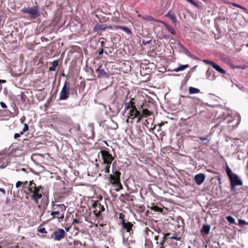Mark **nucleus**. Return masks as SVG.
<instances>
[{
  "mask_svg": "<svg viewBox=\"0 0 248 248\" xmlns=\"http://www.w3.org/2000/svg\"><path fill=\"white\" fill-rule=\"evenodd\" d=\"M99 162L104 168L100 167L99 163L95 164L96 168L101 172H104L106 173L109 172V169L112 162L114 157L107 150H101L98 154Z\"/></svg>",
  "mask_w": 248,
  "mask_h": 248,
  "instance_id": "1",
  "label": "nucleus"
},
{
  "mask_svg": "<svg viewBox=\"0 0 248 248\" xmlns=\"http://www.w3.org/2000/svg\"><path fill=\"white\" fill-rule=\"evenodd\" d=\"M125 109H130L128 113L127 119L126 122L131 123H133L135 118H139L140 116V106L137 103V98L136 96L130 99L129 102H126L124 104Z\"/></svg>",
  "mask_w": 248,
  "mask_h": 248,
  "instance_id": "2",
  "label": "nucleus"
},
{
  "mask_svg": "<svg viewBox=\"0 0 248 248\" xmlns=\"http://www.w3.org/2000/svg\"><path fill=\"white\" fill-rule=\"evenodd\" d=\"M67 207L64 204H57L54 202H51V210L48 211L51 217L49 220L58 219L59 222L63 221Z\"/></svg>",
  "mask_w": 248,
  "mask_h": 248,
  "instance_id": "3",
  "label": "nucleus"
},
{
  "mask_svg": "<svg viewBox=\"0 0 248 248\" xmlns=\"http://www.w3.org/2000/svg\"><path fill=\"white\" fill-rule=\"evenodd\" d=\"M44 187L41 185L36 186L33 181H31L28 187V192L27 195L31 197V199L36 203H39V200L42 197Z\"/></svg>",
  "mask_w": 248,
  "mask_h": 248,
  "instance_id": "4",
  "label": "nucleus"
},
{
  "mask_svg": "<svg viewBox=\"0 0 248 248\" xmlns=\"http://www.w3.org/2000/svg\"><path fill=\"white\" fill-rule=\"evenodd\" d=\"M21 12L32 19H35L41 16L40 7L36 4L32 7H24Z\"/></svg>",
  "mask_w": 248,
  "mask_h": 248,
  "instance_id": "5",
  "label": "nucleus"
},
{
  "mask_svg": "<svg viewBox=\"0 0 248 248\" xmlns=\"http://www.w3.org/2000/svg\"><path fill=\"white\" fill-rule=\"evenodd\" d=\"M139 106L140 108V116L137 120V123H139L143 117H146L151 115V112L147 108H143V103H142V104L139 105Z\"/></svg>",
  "mask_w": 248,
  "mask_h": 248,
  "instance_id": "6",
  "label": "nucleus"
},
{
  "mask_svg": "<svg viewBox=\"0 0 248 248\" xmlns=\"http://www.w3.org/2000/svg\"><path fill=\"white\" fill-rule=\"evenodd\" d=\"M65 236V232L62 229H58L56 230L52 235V238L54 240L60 241L63 239Z\"/></svg>",
  "mask_w": 248,
  "mask_h": 248,
  "instance_id": "7",
  "label": "nucleus"
},
{
  "mask_svg": "<svg viewBox=\"0 0 248 248\" xmlns=\"http://www.w3.org/2000/svg\"><path fill=\"white\" fill-rule=\"evenodd\" d=\"M121 172L119 171L116 170L114 172V175L110 174V178L111 179V183L112 184L118 185L120 184V176Z\"/></svg>",
  "mask_w": 248,
  "mask_h": 248,
  "instance_id": "8",
  "label": "nucleus"
},
{
  "mask_svg": "<svg viewBox=\"0 0 248 248\" xmlns=\"http://www.w3.org/2000/svg\"><path fill=\"white\" fill-rule=\"evenodd\" d=\"M121 224L123 229L125 230L127 232L131 233V232H133L132 227L133 224L131 222L126 221V220H123L121 221Z\"/></svg>",
  "mask_w": 248,
  "mask_h": 248,
  "instance_id": "9",
  "label": "nucleus"
},
{
  "mask_svg": "<svg viewBox=\"0 0 248 248\" xmlns=\"http://www.w3.org/2000/svg\"><path fill=\"white\" fill-rule=\"evenodd\" d=\"M205 179V175L201 173L195 175L194 181L198 185H201L204 181Z\"/></svg>",
  "mask_w": 248,
  "mask_h": 248,
  "instance_id": "10",
  "label": "nucleus"
},
{
  "mask_svg": "<svg viewBox=\"0 0 248 248\" xmlns=\"http://www.w3.org/2000/svg\"><path fill=\"white\" fill-rule=\"evenodd\" d=\"M229 179L231 184L236 186H242L243 185L242 181L239 179L236 174H233V175H232L231 178H229Z\"/></svg>",
  "mask_w": 248,
  "mask_h": 248,
  "instance_id": "11",
  "label": "nucleus"
},
{
  "mask_svg": "<svg viewBox=\"0 0 248 248\" xmlns=\"http://www.w3.org/2000/svg\"><path fill=\"white\" fill-rule=\"evenodd\" d=\"M96 207L97 209L96 211H94V213L95 214L96 217H98L100 215L101 212H102L105 210V208L104 206L101 205L100 203H95L93 205V207Z\"/></svg>",
  "mask_w": 248,
  "mask_h": 248,
  "instance_id": "12",
  "label": "nucleus"
},
{
  "mask_svg": "<svg viewBox=\"0 0 248 248\" xmlns=\"http://www.w3.org/2000/svg\"><path fill=\"white\" fill-rule=\"evenodd\" d=\"M107 26L106 25L103 24L100 25L99 24H97L93 28V31L98 32L99 31H105L107 29Z\"/></svg>",
  "mask_w": 248,
  "mask_h": 248,
  "instance_id": "13",
  "label": "nucleus"
},
{
  "mask_svg": "<svg viewBox=\"0 0 248 248\" xmlns=\"http://www.w3.org/2000/svg\"><path fill=\"white\" fill-rule=\"evenodd\" d=\"M102 65L99 66V67L96 70L97 73H98V77H109L108 73L106 72L104 69L102 68Z\"/></svg>",
  "mask_w": 248,
  "mask_h": 248,
  "instance_id": "14",
  "label": "nucleus"
},
{
  "mask_svg": "<svg viewBox=\"0 0 248 248\" xmlns=\"http://www.w3.org/2000/svg\"><path fill=\"white\" fill-rule=\"evenodd\" d=\"M6 81L5 80L0 79V92L2 93H7L8 91L5 87Z\"/></svg>",
  "mask_w": 248,
  "mask_h": 248,
  "instance_id": "15",
  "label": "nucleus"
},
{
  "mask_svg": "<svg viewBox=\"0 0 248 248\" xmlns=\"http://www.w3.org/2000/svg\"><path fill=\"white\" fill-rule=\"evenodd\" d=\"M187 113L191 116L196 115L197 113V110L196 107L194 105H191L187 109Z\"/></svg>",
  "mask_w": 248,
  "mask_h": 248,
  "instance_id": "16",
  "label": "nucleus"
},
{
  "mask_svg": "<svg viewBox=\"0 0 248 248\" xmlns=\"http://www.w3.org/2000/svg\"><path fill=\"white\" fill-rule=\"evenodd\" d=\"M166 16L170 18L172 21V22L174 24H176L177 22V18H176V17L175 15V14L173 13H172L171 11H169L166 15Z\"/></svg>",
  "mask_w": 248,
  "mask_h": 248,
  "instance_id": "17",
  "label": "nucleus"
},
{
  "mask_svg": "<svg viewBox=\"0 0 248 248\" xmlns=\"http://www.w3.org/2000/svg\"><path fill=\"white\" fill-rule=\"evenodd\" d=\"M114 28L116 30L121 29L124 32H126L127 34H131L132 31L130 29L125 26H114Z\"/></svg>",
  "mask_w": 248,
  "mask_h": 248,
  "instance_id": "18",
  "label": "nucleus"
},
{
  "mask_svg": "<svg viewBox=\"0 0 248 248\" xmlns=\"http://www.w3.org/2000/svg\"><path fill=\"white\" fill-rule=\"evenodd\" d=\"M210 229L211 228L210 225L204 224L201 230V232L202 234H208L210 232Z\"/></svg>",
  "mask_w": 248,
  "mask_h": 248,
  "instance_id": "19",
  "label": "nucleus"
},
{
  "mask_svg": "<svg viewBox=\"0 0 248 248\" xmlns=\"http://www.w3.org/2000/svg\"><path fill=\"white\" fill-rule=\"evenodd\" d=\"M212 67L222 74H226V71L222 68L219 65L217 64L216 62H214V63L212 64Z\"/></svg>",
  "mask_w": 248,
  "mask_h": 248,
  "instance_id": "20",
  "label": "nucleus"
},
{
  "mask_svg": "<svg viewBox=\"0 0 248 248\" xmlns=\"http://www.w3.org/2000/svg\"><path fill=\"white\" fill-rule=\"evenodd\" d=\"M161 24H162L167 29L169 32H170L171 34L174 35L176 32L174 29H173L170 26L167 24L166 22L163 21H160L159 22Z\"/></svg>",
  "mask_w": 248,
  "mask_h": 248,
  "instance_id": "21",
  "label": "nucleus"
},
{
  "mask_svg": "<svg viewBox=\"0 0 248 248\" xmlns=\"http://www.w3.org/2000/svg\"><path fill=\"white\" fill-rule=\"evenodd\" d=\"M69 90L70 83L67 81H65L60 93H69Z\"/></svg>",
  "mask_w": 248,
  "mask_h": 248,
  "instance_id": "22",
  "label": "nucleus"
},
{
  "mask_svg": "<svg viewBox=\"0 0 248 248\" xmlns=\"http://www.w3.org/2000/svg\"><path fill=\"white\" fill-rule=\"evenodd\" d=\"M186 0L187 1H188V2L190 3L191 4H192V5H193L194 6H196L198 8H199L200 9H202V7L201 2H196L193 0Z\"/></svg>",
  "mask_w": 248,
  "mask_h": 248,
  "instance_id": "23",
  "label": "nucleus"
},
{
  "mask_svg": "<svg viewBox=\"0 0 248 248\" xmlns=\"http://www.w3.org/2000/svg\"><path fill=\"white\" fill-rule=\"evenodd\" d=\"M142 19H144V20H146V21H154V22H159L160 21V20H159L157 19H155L153 16H148V15L144 16L142 17Z\"/></svg>",
  "mask_w": 248,
  "mask_h": 248,
  "instance_id": "24",
  "label": "nucleus"
},
{
  "mask_svg": "<svg viewBox=\"0 0 248 248\" xmlns=\"http://www.w3.org/2000/svg\"><path fill=\"white\" fill-rule=\"evenodd\" d=\"M6 157L5 155L0 153V164H2V166H3L2 167L3 168L8 165L7 162H6V163H5V162H4V161L5 160H6Z\"/></svg>",
  "mask_w": 248,
  "mask_h": 248,
  "instance_id": "25",
  "label": "nucleus"
},
{
  "mask_svg": "<svg viewBox=\"0 0 248 248\" xmlns=\"http://www.w3.org/2000/svg\"><path fill=\"white\" fill-rule=\"evenodd\" d=\"M188 67H189V65L188 64L181 65L178 67L174 68L172 71H175V72H179V71L183 70Z\"/></svg>",
  "mask_w": 248,
  "mask_h": 248,
  "instance_id": "26",
  "label": "nucleus"
},
{
  "mask_svg": "<svg viewBox=\"0 0 248 248\" xmlns=\"http://www.w3.org/2000/svg\"><path fill=\"white\" fill-rule=\"evenodd\" d=\"M59 64L58 60H55L52 63V66L49 67L50 71H54L56 70V67L58 66Z\"/></svg>",
  "mask_w": 248,
  "mask_h": 248,
  "instance_id": "27",
  "label": "nucleus"
},
{
  "mask_svg": "<svg viewBox=\"0 0 248 248\" xmlns=\"http://www.w3.org/2000/svg\"><path fill=\"white\" fill-rule=\"evenodd\" d=\"M150 209L151 210L155 212H162L163 211V209L162 208L158 207L157 205H155L154 204L151 206Z\"/></svg>",
  "mask_w": 248,
  "mask_h": 248,
  "instance_id": "28",
  "label": "nucleus"
},
{
  "mask_svg": "<svg viewBox=\"0 0 248 248\" xmlns=\"http://www.w3.org/2000/svg\"><path fill=\"white\" fill-rule=\"evenodd\" d=\"M145 232L147 236H149V239L151 237H153L154 232L148 227L145 228Z\"/></svg>",
  "mask_w": 248,
  "mask_h": 248,
  "instance_id": "29",
  "label": "nucleus"
},
{
  "mask_svg": "<svg viewBox=\"0 0 248 248\" xmlns=\"http://www.w3.org/2000/svg\"><path fill=\"white\" fill-rule=\"evenodd\" d=\"M56 94H53L50 98L47 101V102L44 105V106H45V108L46 109H47L48 107H49V103H50V102L51 101V100L52 99H55L56 98Z\"/></svg>",
  "mask_w": 248,
  "mask_h": 248,
  "instance_id": "30",
  "label": "nucleus"
},
{
  "mask_svg": "<svg viewBox=\"0 0 248 248\" xmlns=\"http://www.w3.org/2000/svg\"><path fill=\"white\" fill-rule=\"evenodd\" d=\"M226 171L229 178H231V177H232V175H233L234 173H232L231 169L229 167L228 165L227 166Z\"/></svg>",
  "mask_w": 248,
  "mask_h": 248,
  "instance_id": "31",
  "label": "nucleus"
},
{
  "mask_svg": "<svg viewBox=\"0 0 248 248\" xmlns=\"http://www.w3.org/2000/svg\"><path fill=\"white\" fill-rule=\"evenodd\" d=\"M129 198H130V196L128 194H121L120 197V199L121 200V201H123V200H125L126 201H129Z\"/></svg>",
  "mask_w": 248,
  "mask_h": 248,
  "instance_id": "32",
  "label": "nucleus"
},
{
  "mask_svg": "<svg viewBox=\"0 0 248 248\" xmlns=\"http://www.w3.org/2000/svg\"><path fill=\"white\" fill-rule=\"evenodd\" d=\"M106 39L104 38H101L99 40V42L101 43V48H104V47H106L105 46V43H106Z\"/></svg>",
  "mask_w": 248,
  "mask_h": 248,
  "instance_id": "33",
  "label": "nucleus"
},
{
  "mask_svg": "<svg viewBox=\"0 0 248 248\" xmlns=\"http://www.w3.org/2000/svg\"><path fill=\"white\" fill-rule=\"evenodd\" d=\"M200 90L194 87H189V93H199Z\"/></svg>",
  "mask_w": 248,
  "mask_h": 248,
  "instance_id": "34",
  "label": "nucleus"
},
{
  "mask_svg": "<svg viewBox=\"0 0 248 248\" xmlns=\"http://www.w3.org/2000/svg\"><path fill=\"white\" fill-rule=\"evenodd\" d=\"M18 97L20 98L21 101L23 102H24L26 101V99H27L26 96L25 95V94H19L17 95Z\"/></svg>",
  "mask_w": 248,
  "mask_h": 248,
  "instance_id": "35",
  "label": "nucleus"
},
{
  "mask_svg": "<svg viewBox=\"0 0 248 248\" xmlns=\"http://www.w3.org/2000/svg\"><path fill=\"white\" fill-rule=\"evenodd\" d=\"M212 72L210 71V69H208V70L206 72V75L207 76V78L210 80H213L215 79V77L214 76H212V77L210 78V75L211 74Z\"/></svg>",
  "mask_w": 248,
  "mask_h": 248,
  "instance_id": "36",
  "label": "nucleus"
},
{
  "mask_svg": "<svg viewBox=\"0 0 248 248\" xmlns=\"http://www.w3.org/2000/svg\"><path fill=\"white\" fill-rule=\"evenodd\" d=\"M226 218L228 221H229L230 223L232 224H235V219L232 216H228Z\"/></svg>",
  "mask_w": 248,
  "mask_h": 248,
  "instance_id": "37",
  "label": "nucleus"
},
{
  "mask_svg": "<svg viewBox=\"0 0 248 248\" xmlns=\"http://www.w3.org/2000/svg\"><path fill=\"white\" fill-rule=\"evenodd\" d=\"M199 139L201 140H202V141H207V142H205L204 144L205 145H208V143H209V139H208V138H207V137H204V138H203V137H199Z\"/></svg>",
  "mask_w": 248,
  "mask_h": 248,
  "instance_id": "38",
  "label": "nucleus"
},
{
  "mask_svg": "<svg viewBox=\"0 0 248 248\" xmlns=\"http://www.w3.org/2000/svg\"><path fill=\"white\" fill-rule=\"evenodd\" d=\"M69 94H61L60 96V100H64L68 98Z\"/></svg>",
  "mask_w": 248,
  "mask_h": 248,
  "instance_id": "39",
  "label": "nucleus"
},
{
  "mask_svg": "<svg viewBox=\"0 0 248 248\" xmlns=\"http://www.w3.org/2000/svg\"><path fill=\"white\" fill-rule=\"evenodd\" d=\"M29 130V126L27 124H24V126L22 131L21 132V134H23L25 132Z\"/></svg>",
  "mask_w": 248,
  "mask_h": 248,
  "instance_id": "40",
  "label": "nucleus"
},
{
  "mask_svg": "<svg viewBox=\"0 0 248 248\" xmlns=\"http://www.w3.org/2000/svg\"><path fill=\"white\" fill-rule=\"evenodd\" d=\"M238 224L239 225L242 226L244 225H248V222H246L245 220L242 219H239Z\"/></svg>",
  "mask_w": 248,
  "mask_h": 248,
  "instance_id": "41",
  "label": "nucleus"
},
{
  "mask_svg": "<svg viewBox=\"0 0 248 248\" xmlns=\"http://www.w3.org/2000/svg\"><path fill=\"white\" fill-rule=\"evenodd\" d=\"M203 62L206 64H210L212 66V64L214 63L215 62L210 61L208 60H203Z\"/></svg>",
  "mask_w": 248,
  "mask_h": 248,
  "instance_id": "42",
  "label": "nucleus"
},
{
  "mask_svg": "<svg viewBox=\"0 0 248 248\" xmlns=\"http://www.w3.org/2000/svg\"><path fill=\"white\" fill-rule=\"evenodd\" d=\"M247 67L246 65H236L233 67V68L245 69Z\"/></svg>",
  "mask_w": 248,
  "mask_h": 248,
  "instance_id": "43",
  "label": "nucleus"
},
{
  "mask_svg": "<svg viewBox=\"0 0 248 248\" xmlns=\"http://www.w3.org/2000/svg\"><path fill=\"white\" fill-rule=\"evenodd\" d=\"M231 4L232 5H233L234 6L240 8L242 9L246 10V8H244V7H243L242 5L237 4L235 3L234 2H231Z\"/></svg>",
  "mask_w": 248,
  "mask_h": 248,
  "instance_id": "44",
  "label": "nucleus"
},
{
  "mask_svg": "<svg viewBox=\"0 0 248 248\" xmlns=\"http://www.w3.org/2000/svg\"><path fill=\"white\" fill-rule=\"evenodd\" d=\"M169 238L170 239H175L176 240H181L180 237H178L175 236H170V235H169L167 237V238Z\"/></svg>",
  "mask_w": 248,
  "mask_h": 248,
  "instance_id": "45",
  "label": "nucleus"
},
{
  "mask_svg": "<svg viewBox=\"0 0 248 248\" xmlns=\"http://www.w3.org/2000/svg\"><path fill=\"white\" fill-rule=\"evenodd\" d=\"M124 215L122 213H120L119 215V217L120 219H121L122 220V221H123V220H126L125 219H124Z\"/></svg>",
  "mask_w": 248,
  "mask_h": 248,
  "instance_id": "46",
  "label": "nucleus"
},
{
  "mask_svg": "<svg viewBox=\"0 0 248 248\" xmlns=\"http://www.w3.org/2000/svg\"><path fill=\"white\" fill-rule=\"evenodd\" d=\"M64 199V197L62 196H58L57 197V202H61L63 201Z\"/></svg>",
  "mask_w": 248,
  "mask_h": 248,
  "instance_id": "47",
  "label": "nucleus"
},
{
  "mask_svg": "<svg viewBox=\"0 0 248 248\" xmlns=\"http://www.w3.org/2000/svg\"><path fill=\"white\" fill-rule=\"evenodd\" d=\"M182 50L183 52H184L186 54H188L189 53V51L185 46L183 47Z\"/></svg>",
  "mask_w": 248,
  "mask_h": 248,
  "instance_id": "48",
  "label": "nucleus"
},
{
  "mask_svg": "<svg viewBox=\"0 0 248 248\" xmlns=\"http://www.w3.org/2000/svg\"><path fill=\"white\" fill-rule=\"evenodd\" d=\"M23 183L21 181H17L16 183V188H18L19 187L22 185Z\"/></svg>",
  "mask_w": 248,
  "mask_h": 248,
  "instance_id": "49",
  "label": "nucleus"
},
{
  "mask_svg": "<svg viewBox=\"0 0 248 248\" xmlns=\"http://www.w3.org/2000/svg\"><path fill=\"white\" fill-rule=\"evenodd\" d=\"M39 232L43 233H46L47 232L45 228H42L39 230Z\"/></svg>",
  "mask_w": 248,
  "mask_h": 248,
  "instance_id": "50",
  "label": "nucleus"
},
{
  "mask_svg": "<svg viewBox=\"0 0 248 248\" xmlns=\"http://www.w3.org/2000/svg\"><path fill=\"white\" fill-rule=\"evenodd\" d=\"M225 17H222L221 16H218L217 17H216L215 19V21H217V20H225Z\"/></svg>",
  "mask_w": 248,
  "mask_h": 248,
  "instance_id": "51",
  "label": "nucleus"
},
{
  "mask_svg": "<svg viewBox=\"0 0 248 248\" xmlns=\"http://www.w3.org/2000/svg\"><path fill=\"white\" fill-rule=\"evenodd\" d=\"M104 48H100L98 52V54L99 55H102L104 53Z\"/></svg>",
  "mask_w": 248,
  "mask_h": 248,
  "instance_id": "52",
  "label": "nucleus"
},
{
  "mask_svg": "<svg viewBox=\"0 0 248 248\" xmlns=\"http://www.w3.org/2000/svg\"><path fill=\"white\" fill-rule=\"evenodd\" d=\"M79 221L77 218H74L73 220L72 225H74L76 223H79Z\"/></svg>",
  "mask_w": 248,
  "mask_h": 248,
  "instance_id": "53",
  "label": "nucleus"
},
{
  "mask_svg": "<svg viewBox=\"0 0 248 248\" xmlns=\"http://www.w3.org/2000/svg\"><path fill=\"white\" fill-rule=\"evenodd\" d=\"M235 186L236 185H234L233 184H231V189L232 191H235Z\"/></svg>",
  "mask_w": 248,
  "mask_h": 248,
  "instance_id": "54",
  "label": "nucleus"
},
{
  "mask_svg": "<svg viewBox=\"0 0 248 248\" xmlns=\"http://www.w3.org/2000/svg\"><path fill=\"white\" fill-rule=\"evenodd\" d=\"M0 105L1 107L4 108L7 107L6 104L3 102H0Z\"/></svg>",
  "mask_w": 248,
  "mask_h": 248,
  "instance_id": "55",
  "label": "nucleus"
},
{
  "mask_svg": "<svg viewBox=\"0 0 248 248\" xmlns=\"http://www.w3.org/2000/svg\"><path fill=\"white\" fill-rule=\"evenodd\" d=\"M20 134H18V133H16L14 135V138L15 139H17L18 138H19L20 137Z\"/></svg>",
  "mask_w": 248,
  "mask_h": 248,
  "instance_id": "56",
  "label": "nucleus"
},
{
  "mask_svg": "<svg viewBox=\"0 0 248 248\" xmlns=\"http://www.w3.org/2000/svg\"><path fill=\"white\" fill-rule=\"evenodd\" d=\"M0 192H2L4 195L6 194L5 190L3 188H0Z\"/></svg>",
  "mask_w": 248,
  "mask_h": 248,
  "instance_id": "57",
  "label": "nucleus"
},
{
  "mask_svg": "<svg viewBox=\"0 0 248 248\" xmlns=\"http://www.w3.org/2000/svg\"><path fill=\"white\" fill-rule=\"evenodd\" d=\"M178 46H179V47L180 48H181L182 49L183 47H184L185 46L184 45H183L181 43L179 42L178 43Z\"/></svg>",
  "mask_w": 248,
  "mask_h": 248,
  "instance_id": "58",
  "label": "nucleus"
},
{
  "mask_svg": "<svg viewBox=\"0 0 248 248\" xmlns=\"http://www.w3.org/2000/svg\"><path fill=\"white\" fill-rule=\"evenodd\" d=\"M71 228V226H70L69 227H66L65 228V229L67 232H68L70 230Z\"/></svg>",
  "mask_w": 248,
  "mask_h": 248,
  "instance_id": "59",
  "label": "nucleus"
},
{
  "mask_svg": "<svg viewBox=\"0 0 248 248\" xmlns=\"http://www.w3.org/2000/svg\"><path fill=\"white\" fill-rule=\"evenodd\" d=\"M159 235H155V240L157 241L159 239Z\"/></svg>",
  "mask_w": 248,
  "mask_h": 248,
  "instance_id": "60",
  "label": "nucleus"
},
{
  "mask_svg": "<svg viewBox=\"0 0 248 248\" xmlns=\"http://www.w3.org/2000/svg\"><path fill=\"white\" fill-rule=\"evenodd\" d=\"M150 42H151V40L147 41V42H145L144 41H143V44L146 45V44H149Z\"/></svg>",
  "mask_w": 248,
  "mask_h": 248,
  "instance_id": "61",
  "label": "nucleus"
},
{
  "mask_svg": "<svg viewBox=\"0 0 248 248\" xmlns=\"http://www.w3.org/2000/svg\"><path fill=\"white\" fill-rule=\"evenodd\" d=\"M22 183H23L22 185H26L28 184V181L22 182Z\"/></svg>",
  "mask_w": 248,
  "mask_h": 248,
  "instance_id": "62",
  "label": "nucleus"
},
{
  "mask_svg": "<svg viewBox=\"0 0 248 248\" xmlns=\"http://www.w3.org/2000/svg\"><path fill=\"white\" fill-rule=\"evenodd\" d=\"M62 77H66V78H67V75H65V74H64V73H62Z\"/></svg>",
  "mask_w": 248,
  "mask_h": 248,
  "instance_id": "63",
  "label": "nucleus"
},
{
  "mask_svg": "<svg viewBox=\"0 0 248 248\" xmlns=\"http://www.w3.org/2000/svg\"><path fill=\"white\" fill-rule=\"evenodd\" d=\"M77 129L79 131L80 130V126L78 124H77Z\"/></svg>",
  "mask_w": 248,
  "mask_h": 248,
  "instance_id": "64",
  "label": "nucleus"
}]
</instances>
